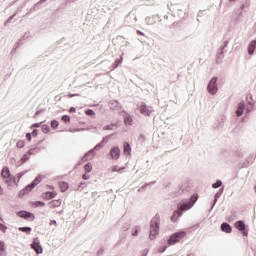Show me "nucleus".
I'll return each instance as SVG.
<instances>
[{
	"instance_id": "obj_1",
	"label": "nucleus",
	"mask_w": 256,
	"mask_h": 256,
	"mask_svg": "<svg viewBox=\"0 0 256 256\" xmlns=\"http://www.w3.org/2000/svg\"><path fill=\"white\" fill-rule=\"evenodd\" d=\"M198 199H199V195L193 194L189 200L187 199L181 200L177 205V209L180 211L179 217H183L184 211H189L190 209H193Z\"/></svg>"
},
{
	"instance_id": "obj_2",
	"label": "nucleus",
	"mask_w": 256,
	"mask_h": 256,
	"mask_svg": "<svg viewBox=\"0 0 256 256\" xmlns=\"http://www.w3.org/2000/svg\"><path fill=\"white\" fill-rule=\"evenodd\" d=\"M161 223V217L156 214L150 222V235L149 239L153 241L157 235H159V224Z\"/></svg>"
},
{
	"instance_id": "obj_3",
	"label": "nucleus",
	"mask_w": 256,
	"mask_h": 256,
	"mask_svg": "<svg viewBox=\"0 0 256 256\" xmlns=\"http://www.w3.org/2000/svg\"><path fill=\"white\" fill-rule=\"evenodd\" d=\"M219 78L217 76H214L211 78V80L208 82L207 85V91L210 95H217V92L219 91V88L217 87V81Z\"/></svg>"
},
{
	"instance_id": "obj_4",
	"label": "nucleus",
	"mask_w": 256,
	"mask_h": 256,
	"mask_svg": "<svg viewBox=\"0 0 256 256\" xmlns=\"http://www.w3.org/2000/svg\"><path fill=\"white\" fill-rule=\"evenodd\" d=\"M42 181H43V178L41 176L36 177L33 180V182L27 185L25 189H23L20 193H23V195H25V193H29L31 190L35 189V187H37V185H39V183H41Z\"/></svg>"
},
{
	"instance_id": "obj_5",
	"label": "nucleus",
	"mask_w": 256,
	"mask_h": 256,
	"mask_svg": "<svg viewBox=\"0 0 256 256\" xmlns=\"http://www.w3.org/2000/svg\"><path fill=\"white\" fill-rule=\"evenodd\" d=\"M183 237H185V232H176L172 234L168 239V245H175V243H179Z\"/></svg>"
},
{
	"instance_id": "obj_6",
	"label": "nucleus",
	"mask_w": 256,
	"mask_h": 256,
	"mask_svg": "<svg viewBox=\"0 0 256 256\" xmlns=\"http://www.w3.org/2000/svg\"><path fill=\"white\" fill-rule=\"evenodd\" d=\"M31 249H33L37 255H41V253H43V247L41 246V242H39V238H35L33 240Z\"/></svg>"
},
{
	"instance_id": "obj_7",
	"label": "nucleus",
	"mask_w": 256,
	"mask_h": 256,
	"mask_svg": "<svg viewBox=\"0 0 256 256\" xmlns=\"http://www.w3.org/2000/svg\"><path fill=\"white\" fill-rule=\"evenodd\" d=\"M109 155L113 161H117L121 157V149L119 146H114L110 149Z\"/></svg>"
},
{
	"instance_id": "obj_8",
	"label": "nucleus",
	"mask_w": 256,
	"mask_h": 256,
	"mask_svg": "<svg viewBox=\"0 0 256 256\" xmlns=\"http://www.w3.org/2000/svg\"><path fill=\"white\" fill-rule=\"evenodd\" d=\"M193 187V184L190 181H184L180 184L179 189L181 193H189L191 191V188Z\"/></svg>"
},
{
	"instance_id": "obj_9",
	"label": "nucleus",
	"mask_w": 256,
	"mask_h": 256,
	"mask_svg": "<svg viewBox=\"0 0 256 256\" xmlns=\"http://www.w3.org/2000/svg\"><path fill=\"white\" fill-rule=\"evenodd\" d=\"M153 107L147 106L146 104H142L140 106V113L141 115H145L146 117H150L151 114L153 113Z\"/></svg>"
},
{
	"instance_id": "obj_10",
	"label": "nucleus",
	"mask_w": 256,
	"mask_h": 256,
	"mask_svg": "<svg viewBox=\"0 0 256 256\" xmlns=\"http://www.w3.org/2000/svg\"><path fill=\"white\" fill-rule=\"evenodd\" d=\"M1 176L3 179H5L6 183H9L11 181V171L9 170V167H4L1 172Z\"/></svg>"
},
{
	"instance_id": "obj_11",
	"label": "nucleus",
	"mask_w": 256,
	"mask_h": 256,
	"mask_svg": "<svg viewBox=\"0 0 256 256\" xmlns=\"http://www.w3.org/2000/svg\"><path fill=\"white\" fill-rule=\"evenodd\" d=\"M18 217H21L22 219H31V221L35 220V214L27 211H19L18 212Z\"/></svg>"
},
{
	"instance_id": "obj_12",
	"label": "nucleus",
	"mask_w": 256,
	"mask_h": 256,
	"mask_svg": "<svg viewBox=\"0 0 256 256\" xmlns=\"http://www.w3.org/2000/svg\"><path fill=\"white\" fill-rule=\"evenodd\" d=\"M101 149H103V145L98 143L93 149H91L85 154L84 159L85 157H89V155H91L92 159V157H95V151H100Z\"/></svg>"
},
{
	"instance_id": "obj_13",
	"label": "nucleus",
	"mask_w": 256,
	"mask_h": 256,
	"mask_svg": "<svg viewBox=\"0 0 256 256\" xmlns=\"http://www.w3.org/2000/svg\"><path fill=\"white\" fill-rule=\"evenodd\" d=\"M156 18L159 19V15L147 16L145 18L146 25H155L157 23Z\"/></svg>"
},
{
	"instance_id": "obj_14",
	"label": "nucleus",
	"mask_w": 256,
	"mask_h": 256,
	"mask_svg": "<svg viewBox=\"0 0 256 256\" xmlns=\"http://www.w3.org/2000/svg\"><path fill=\"white\" fill-rule=\"evenodd\" d=\"M256 40L250 41L247 47L248 55H255Z\"/></svg>"
},
{
	"instance_id": "obj_15",
	"label": "nucleus",
	"mask_w": 256,
	"mask_h": 256,
	"mask_svg": "<svg viewBox=\"0 0 256 256\" xmlns=\"http://www.w3.org/2000/svg\"><path fill=\"white\" fill-rule=\"evenodd\" d=\"M244 112H245V102L242 101L238 104V108L236 110L237 117H241V115H243Z\"/></svg>"
},
{
	"instance_id": "obj_16",
	"label": "nucleus",
	"mask_w": 256,
	"mask_h": 256,
	"mask_svg": "<svg viewBox=\"0 0 256 256\" xmlns=\"http://www.w3.org/2000/svg\"><path fill=\"white\" fill-rule=\"evenodd\" d=\"M109 107L112 111H118V109H121V104L117 100H112L109 103Z\"/></svg>"
},
{
	"instance_id": "obj_17",
	"label": "nucleus",
	"mask_w": 256,
	"mask_h": 256,
	"mask_svg": "<svg viewBox=\"0 0 256 256\" xmlns=\"http://www.w3.org/2000/svg\"><path fill=\"white\" fill-rule=\"evenodd\" d=\"M221 231H223V233H231L233 229L231 228V225H229V223L224 222L221 224Z\"/></svg>"
},
{
	"instance_id": "obj_18",
	"label": "nucleus",
	"mask_w": 256,
	"mask_h": 256,
	"mask_svg": "<svg viewBox=\"0 0 256 256\" xmlns=\"http://www.w3.org/2000/svg\"><path fill=\"white\" fill-rule=\"evenodd\" d=\"M125 116H124V123L125 125H133V117H131V115L127 112H124Z\"/></svg>"
},
{
	"instance_id": "obj_19",
	"label": "nucleus",
	"mask_w": 256,
	"mask_h": 256,
	"mask_svg": "<svg viewBox=\"0 0 256 256\" xmlns=\"http://www.w3.org/2000/svg\"><path fill=\"white\" fill-rule=\"evenodd\" d=\"M221 195H223V188H221L214 196V202L213 205L211 207V211H213V208L215 207V205H217V199H219V197H221Z\"/></svg>"
},
{
	"instance_id": "obj_20",
	"label": "nucleus",
	"mask_w": 256,
	"mask_h": 256,
	"mask_svg": "<svg viewBox=\"0 0 256 256\" xmlns=\"http://www.w3.org/2000/svg\"><path fill=\"white\" fill-rule=\"evenodd\" d=\"M234 225L238 231H245V222L243 220L237 221Z\"/></svg>"
},
{
	"instance_id": "obj_21",
	"label": "nucleus",
	"mask_w": 256,
	"mask_h": 256,
	"mask_svg": "<svg viewBox=\"0 0 256 256\" xmlns=\"http://www.w3.org/2000/svg\"><path fill=\"white\" fill-rule=\"evenodd\" d=\"M181 213V211L177 208V210L174 211L173 215L171 216V221L173 223H176L177 219H179V214Z\"/></svg>"
},
{
	"instance_id": "obj_22",
	"label": "nucleus",
	"mask_w": 256,
	"mask_h": 256,
	"mask_svg": "<svg viewBox=\"0 0 256 256\" xmlns=\"http://www.w3.org/2000/svg\"><path fill=\"white\" fill-rule=\"evenodd\" d=\"M124 153L125 155H131V144L128 142L124 143Z\"/></svg>"
},
{
	"instance_id": "obj_23",
	"label": "nucleus",
	"mask_w": 256,
	"mask_h": 256,
	"mask_svg": "<svg viewBox=\"0 0 256 256\" xmlns=\"http://www.w3.org/2000/svg\"><path fill=\"white\" fill-rule=\"evenodd\" d=\"M59 187L62 191V193H65L69 189V184L67 182H60Z\"/></svg>"
},
{
	"instance_id": "obj_24",
	"label": "nucleus",
	"mask_w": 256,
	"mask_h": 256,
	"mask_svg": "<svg viewBox=\"0 0 256 256\" xmlns=\"http://www.w3.org/2000/svg\"><path fill=\"white\" fill-rule=\"evenodd\" d=\"M19 231L22 233H26L27 235L31 234L32 228L31 227H19Z\"/></svg>"
},
{
	"instance_id": "obj_25",
	"label": "nucleus",
	"mask_w": 256,
	"mask_h": 256,
	"mask_svg": "<svg viewBox=\"0 0 256 256\" xmlns=\"http://www.w3.org/2000/svg\"><path fill=\"white\" fill-rule=\"evenodd\" d=\"M40 151H41V148L35 147L28 150V153L31 156V155H37V153H39Z\"/></svg>"
},
{
	"instance_id": "obj_26",
	"label": "nucleus",
	"mask_w": 256,
	"mask_h": 256,
	"mask_svg": "<svg viewBox=\"0 0 256 256\" xmlns=\"http://www.w3.org/2000/svg\"><path fill=\"white\" fill-rule=\"evenodd\" d=\"M56 195H57V193H55V192H46L45 193V199H55V197H56Z\"/></svg>"
},
{
	"instance_id": "obj_27",
	"label": "nucleus",
	"mask_w": 256,
	"mask_h": 256,
	"mask_svg": "<svg viewBox=\"0 0 256 256\" xmlns=\"http://www.w3.org/2000/svg\"><path fill=\"white\" fill-rule=\"evenodd\" d=\"M31 157V154H29V152L28 153H25L22 157H21V159H20V161H21V163H27V161H29V158Z\"/></svg>"
},
{
	"instance_id": "obj_28",
	"label": "nucleus",
	"mask_w": 256,
	"mask_h": 256,
	"mask_svg": "<svg viewBox=\"0 0 256 256\" xmlns=\"http://www.w3.org/2000/svg\"><path fill=\"white\" fill-rule=\"evenodd\" d=\"M113 127H117V124L112 123L110 125H106L103 127V131H111V130H113Z\"/></svg>"
},
{
	"instance_id": "obj_29",
	"label": "nucleus",
	"mask_w": 256,
	"mask_h": 256,
	"mask_svg": "<svg viewBox=\"0 0 256 256\" xmlns=\"http://www.w3.org/2000/svg\"><path fill=\"white\" fill-rule=\"evenodd\" d=\"M7 253L5 252V245L0 241V256H5Z\"/></svg>"
},
{
	"instance_id": "obj_30",
	"label": "nucleus",
	"mask_w": 256,
	"mask_h": 256,
	"mask_svg": "<svg viewBox=\"0 0 256 256\" xmlns=\"http://www.w3.org/2000/svg\"><path fill=\"white\" fill-rule=\"evenodd\" d=\"M42 133H49L51 131V128H49V125L44 124L41 126Z\"/></svg>"
},
{
	"instance_id": "obj_31",
	"label": "nucleus",
	"mask_w": 256,
	"mask_h": 256,
	"mask_svg": "<svg viewBox=\"0 0 256 256\" xmlns=\"http://www.w3.org/2000/svg\"><path fill=\"white\" fill-rule=\"evenodd\" d=\"M221 185H223V181L217 180L214 184H212V188L219 189V187H221Z\"/></svg>"
},
{
	"instance_id": "obj_32",
	"label": "nucleus",
	"mask_w": 256,
	"mask_h": 256,
	"mask_svg": "<svg viewBox=\"0 0 256 256\" xmlns=\"http://www.w3.org/2000/svg\"><path fill=\"white\" fill-rule=\"evenodd\" d=\"M84 169H85L86 173H91V171H93V166L91 165V163H87L84 166Z\"/></svg>"
},
{
	"instance_id": "obj_33",
	"label": "nucleus",
	"mask_w": 256,
	"mask_h": 256,
	"mask_svg": "<svg viewBox=\"0 0 256 256\" xmlns=\"http://www.w3.org/2000/svg\"><path fill=\"white\" fill-rule=\"evenodd\" d=\"M121 63H123V56H121L120 59L115 60V64H114L113 69H117V67H119V65H121Z\"/></svg>"
},
{
	"instance_id": "obj_34",
	"label": "nucleus",
	"mask_w": 256,
	"mask_h": 256,
	"mask_svg": "<svg viewBox=\"0 0 256 256\" xmlns=\"http://www.w3.org/2000/svg\"><path fill=\"white\" fill-rule=\"evenodd\" d=\"M16 147H18V149H23V147H25V140H19L16 143Z\"/></svg>"
},
{
	"instance_id": "obj_35",
	"label": "nucleus",
	"mask_w": 256,
	"mask_h": 256,
	"mask_svg": "<svg viewBox=\"0 0 256 256\" xmlns=\"http://www.w3.org/2000/svg\"><path fill=\"white\" fill-rule=\"evenodd\" d=\"M50 125H51V128H52V129H56V128L59 127V122H58L57 120H52V121L50 122Z\"/></svg>"
},
{
	"instance_id": "obj_36",
	"label": "nucleus",
	"mask_w": 256,
	"mask_h": 256,
	"mask_svg": "<svg viewBox=\"0 0 256 256\" xmlns=\"http://www.w3.org/2000/svg\"><path fill=\"white\" fill-rule=\"evenodd\" d=\"M123 169H125V167L113 166L112 172L119 173V171H123Z\"/></svg>"
},
{
	"instance_id": "obj_37",
	"label": "nucleus",
	"mask_w": 256,
	"mask_h": 256,
	"mask_svg": "<svg viewBox=\"0 0 256 256\" xmlns=\"http://www.w3.org/2000/svg\"><path fill=\"white\" fill-rule=\"evenodd\" d=\"M250 107L246 108V113H251L253 111V107H255V102H249Z\"/></svg>"
},
{
	"instance_id": "obj_38",
	"label": "nucleus",
	"mask_w": 256,
	"mask_h": 256,
	"mask_svg": "<svg viewBox=\"0 0 256 256\" xmlns=\"http://www.w3.org/2000/svg\"><path fill=\"white\" fill-rule=\"evenodd\" d=\"M62 121H64V123H69L71 121V117H69V115H63Z\"/></svg>"
},
{
	"instance_id": "obj_39",
	"label": "nucleus",
	"mask_w": 256,
	"mask_h": 256,
	"mask_svg": "<svg viewBox=\"0 0 256 256\" xmlns=\"http://www.w3.org/2000/svg\"><path fill=\"white\" fill-rule=\"evenodd\" d=\"M86 115L93 117V116H95V111L93 109H88L86 111Z\"/></svg>"
},
{
	"instance_id": "obj_40",
	"label": "nucleus",
	"mask_w": 256,
	"mask_h": 256,
	"mask_svg": "<svg viewBox=\"0 0 256 256\" xmlns=\"http://www.w3.org/2000/svg\"><path fill=\"white\" fill-rule=\"evenodd\" d=\"M52 207H59L61 205V202L59 200H53L51 203Z\"/></svg>"
},
{
	"instance_id": "obj_41",
	"label": "nucleus",
	"mask_w": 256,
	"mask_h": 256,
	"mask_svg": "<svg viewBox=\"0 0 256 256\" xmlns=\"http://www.w3.org/2000/svg\"><path fill=\"white\" fill-rule=\"evenodd\" d=\"M139 229H140L139 226H136L135 231L132 232L133 237H137V235H139Z\"/></svg>"
},
{
	"instance_id": "obj_42",
	"label": "nucleus",
	"mask_w": 256,
	"mask_h": 256,
	"mask_svg": "<svg viewBox=\"0 0 256 256\" xmlns=\"http://www.w3.org/2000/svg\"><path fill=\"white\" fill-rule=\"evenodd\" d=\"M0 231H2V233H5V231H7V226L0 223Z\"/></svg>"
},
{
	"instance_id": "obj_43",
	"label": "nucleus",
	"mask_w": 256,
	"mask_h": 256,
	"mask_svg": "<svg viewBox=\"0 0 256 256\" xmlns=\"http://www.w3.org/2000/svg\"><path fill=\"white\" fill-rule=\"evenodd\" d=\"M15 15L17 14H13L12 16H10L7 21L5 22V25H7V23H11V21H13V19L15 18Z\"/></svg>"
},
{
	"instance_id": "obj_44",
	"label": "nucleus",
	"mask_w": 256,
	"mask_h": 256,
	"mask_svg": "<svg viewBox=\"0 0 256 256\" xmlns=\"http://www.w3.org/2000/svg\"><path fill=\"white\" fill-rule=\"evenodd\" d=\"M240 9L243 11V9H249V3L243 4Z\"/></svg>"
},
{
	"instance_id": "obj_45",
	"label": "nucleus",
	"mask_w": 256,
	"mask_h": 256,
	"mask_svg": "<svg viewBox=\"0 0 256 256\" xmlns=\"http://www.w3.org/2000/svg\"><path fill=\"white\" fill-rule=\"evenodd\" d=\"M107 143V141L105 140V138H103V140L98 143L99 145H102V147H105V144Z\"/></svg>"
},
{
	"instance_id": "obj_46",
	"label": "nucleus",
	"mask_w": 256,
	"mask_h": 256,
	"mask_svg": "<svg viewBox=\"0 0 256 256\" xmlns=\"http://www.w3.org/2000/svg\"><path fill=\"white\" fill-rule=\"evenodd\" d=\"M107 143V141L105 140V138H103V140L98 143L99 145H102V147H105V144Z\"/></svg>"
},
{
	"instance_id": "obj_47",
	"label": "nucleus",
	"mask_w": 256,
	"mask_h": 256,
	"mask_svg": "<svg viewBox=\"0 0 256 256\" xmlns=\"http://www.w3.org/2000/svg\"><path fill=\"white\" fill-rule=\"evenodd\" d=\"M107 143V141L105 140V138H103V140L98 143L99 145H102V147H105V144Z\"/></svg>"
},
{
	"instance_id": "obj_48",
	"label": "nucleus",
	"mask_w": 256,
	"mask_h": 256,
	"mask_svg": "<svg viewBox=\"0 0 256 256\" xmlns=\"http://www.w3.org/2000/svg\"><path fill=\"white\" fill-rule=\"evenodd\" d=\"M82 177L85 181H87V179H90L91 176H89V174H84Z\"/></svg>"
},
{
	"instance_id": "obj_49",
	"label": "nucleus",
	"mask_w": 256,
	"mask_h": 256,
	"mask_svg": "<svg viewBox=\"0 0 256 256\" xmlns=\"http://www.w3.org/2000/svg\"><path fill=\"white\" fill-rule=\"evenodd\" d=\"M77 109L75 107H71L69 113H76Z\"/></svg>"
},
{
	"instance_id": "obj_50",
	"label": "nucleus",
	"mask_w": 256,
	"mask_h": 256,
	"mask_svg": "<svg viewBox=\"0 0 256 256\" xmlns=\"http://www.w3.org/2000/svg\"><path fill=\"white\" fill-rule=\"evenodd\" d=\"M36 203H37V205H40L41 207H45V202L37 201Z\"/></svg>"
},
{
	"instance_id": "obj_51",
	"label": "nucleus",
	"mask_w": 256,
	"mask_h": 256,
	"mask_svg": "<svg viewBox=\"0 0 256 256\" xmlns=\"http://www.w3.org/2000/svg\"><path fill=\"white\" fill-rule=\"evenodd\" d=\"M32 135H33V137H37V135H38L37 129L32 131Z\"/></svg>"
},
{
	"instance_id": "obj_52",
	"label": "nucleus",
	"mask_w": 256,
	"mask_h": 256,
	"mask_svg": "<svg viewBox=\"0 0 256 256\" xmlns=\"http://www.w3.org/2000/svg\"><path fill=\"white\" fill-rule=\"evenodd\" d=\"M41 113H43V110H38V111H36L35 117H38V115H41Z\"/></svg>"
},
{
	"instance_id": "obj_53",
	"label": "nucleus",
	"mask_w": 256,
	"mask_h": 256,
	"mask_svg": "<svg viewBox=\"0 0 256 256\" xmlns=\"http://www.w3.org/2000/svg\"><path fill=\"white\" fill-rule=\"evenodd\" d=\"M68 97H70V98L79 97V94H68Z\"/></svg>"
},
{
	"instance_id": "obj_54",
	"label": "nucleus",
	"mask_w": 256,
	"mask_h": 256,
	"mask_svg": "<svg viewBox=\"0 0 256 256\" xmlns=\"http://www.w3.org/2000/svg\"><path fill=\"white\" fill-rule=\"evenodd\" d=\"M26 139H28V141H31V133L26 134Z\"/></svg>"
},
{
	"instance_id": "obj_55",
	"label": "nucleus",
	"mask_w": 256,
	"mask_h": 256,
	"mask_svg": "<svg viewBox=\"0 0 256 256\" xmlns=\"http://www.w3.org/2000/svg\"><path fill=\"white\" fill-rule=\"evenodd\" d=\"M79 131H84V129H74L72 133H79Z\"/></svg>"
},
{
	"instance_id": "obj_56",
	"label": "nucleus",
	"mask_w": 256,
	"mask_h": 256,
	"mask_svg": "<svg viewBox=\"0 0 256 256\" xmlns=\"http://www.w3.org/2000/svg\"><path fill=\"white\" fill-rule=\"evenodd\" d=\"M32 127H35V128L41 127V123H35V124L32 125Z\"/></svg>"
},
{
	"instance_id": "obj_57",
	"label": "nucleus",
	"mask_w": 256,
	"mask_h": 256,
	"mask_svg": "<svg viewBox=\"0 0 256 256\" xmlns=\"http://www.w3.org/2000/svg\"><path fill=\"white\" fill-rule=\"evenodd\" d=\"M50 225H57V221L56 220H51Z\"/></svg>"
},
{
	"instance_id": "obj_58",
	"label": "nucleus",
	"mask_w": 256,
	"mask_h": 256,
	"mask_svg": "<svg viewBox=\"0 0 256 256\" xmlns=\"http://www.w3.org/2000/svg\"><path fill=\"white\" fill-rule=\"evenodd\" d=\"M137 33H139V35H142V37H145V33L141 32L140 30H137Z\"/></svg>"
},
{
	"instance_id": "obj_59",
	"label": "nucleus",
	"mask_w": 256,
	"mask_h": 256,
	"mask_svg": "<svg viewBox=\"0 0 256 256\" xmlns=\"http://www.w3.org/2000/svg\"><path fill=\"white\" fill-rule=\"evenodd\" d=\"M0 195H3V187L0 186Z\"/></svg>"
},
{
	"instance_id": "obj_60",
	"label": "nucleus",
	"mask_w": 256,
	"mask_h": 256,
	"mask_svg": "<svg viewBox=\"0 0 256 256\" xmlns=\"http://www.w3.org/2000/svg\"><path fill=\"white\" fill-rule=\"evenodd\" d=\"M225 47H227V42H224V46L221 49L223 50Z\"/></svg>"
},
{
	"instance_id": "obj_61",
	"label": "nucleus",
	"mask_w": 256,
	"mask_h": 256,
	"mask_svg": "<svg viewBox=\"0 0 256 256\" xmlns=\"http://www.w3.org/2000/svg\"><path fill=\"white\" fill-rule=\"evenodd\" d=\"M18 177H19V179H21V177H23V173H19Z\"/></svg>"
},
{
	"instance_id": "obj_62",
	"label": "nucleus",
	"mask_w": 256,
	"mask_h": 256,
	"mask_svg": "<svg viewBox=\"0 0 256 256\" xmlns=\"http://www.w3.org/2000/svg\"><path fill=\"white\" fill-rule=\"evenodd\" d=\"M242 234H243L244 237H247V232H245V230L243 231Z\"/></svg>"
},
{
	"instance_id": "obj_63",
	"label": "nucleus",
	"mask_w": 256,
	"mask_h": 256,
	"mask_svg": "<svg viewBox=\"0 0 256 256\" xmlns=\"http://www.w3.org/2000/svg\"><path fill=\"white\" fill-rule=\"evenodd\" d=\"M30 11H35V7L31 8V10H30Z\"/></svg>"
},
{
	"instance_id": "obj_64",
	"label": "nucleus",
	"mask_w": 256,
	"mask_h": 256,
	"mask_svg": "<svg viewBox=\"0 0 256 256\" xmlns=\"http://www.w3.org/2000/svg\"><path fill=\"white\" fill-rule=\"evenodd\" d=\"M229 1L233 3V2H235V1H237V0H229Z\"/></svg>"
}]
</instances>
